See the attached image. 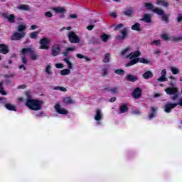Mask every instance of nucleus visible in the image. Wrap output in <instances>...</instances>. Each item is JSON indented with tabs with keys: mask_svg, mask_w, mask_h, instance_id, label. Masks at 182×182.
Listing matches in <instances>:
<instances>
[{
	"mask_svg": "<svg viewBox=\"0 0 182 182\" xmlns=\"http://www.w3.org/2000/svg\"><path fill=\"white\" fill-rule=\"evenodd\" d=\"M52 55L58 56L60 53V46L55 44L51 47Z\"/></svg>",
	"mask_w": 182,
	"mask_h": 182,
	"instance_id": "obj_9",
	"label": "nucleus"
},
{
	"mask_svg": "<svg viewBox=\"0 0 182 182\" xmlns=\"http://www.w3.org/2000/svg\"><path fill=\"white\" fill-rule=\"evenodd\" d=\"M55 68H57V69H63V68H64V65L62 63H57L55 64Z\"/></svg>",
	"mask_w": 182,
	"mask_h": 182,
	"instance_id": "obj_53",
	"label": "nucleus"
},
{
	"mask_svg": "<svg viewBox=\"0 0 182 182\" xmlns=\"http://www.w3.org/2000/svg\"><path fill=\"white\" fill-rule=\"evenodd\" d=\"M120 28H123V24L119 23V24L117 25L114 28V31H117V29H120Z\"/></svg>",
	"mask_w": 182,
	"mask_h": 182,
	"instance_id": "obj_56",
	"label": "nucleus"
},
{
	"mask_svg": "<svg viewBox=\"0 0 182 182\" xmlns=\"http://www.w3.org/2000/svg\"><path fill=\"white\" fill-rule=\"evenodd\" d=\"M151 45H156V46H160V45H161V41H154L151 43Z\"/></svg>",
	"mask_w": 182,
	"mask_h": 182,
	"instance_id": "obj_44",
	"label": "nucleus"
},
{
	"mask_svg": "<svg viewBox=\"0 0 182 182\" xmlns=\"http://www.w3.org/2000/svg\"><path fill=\"white\" fill-rule=\"evenodd\" d=\"M142 76H143L144 79H151V77H153V73H151V71L149 70V71L145 72Z\"/></svg>",
	"mask_w": 182,
	"mask_h": 182,
	"instance_id": "obj_20",
	"label": "nucleus"
},
{
	"mask_svg": "<svg viewBox=\"0 0 182 182\" xmlns=\"http://www.w3.org/2000/svg\"><path fill=\"white\" fill-rule=\"evenodd\" d=\"M120 33H122V36H117L115 37V39L117 41H123L127 38V35H129V31H127V28H124L120 31Z\"/></svg>",
	"mask_w": 182,
	"mask_h": 182,
	"instance_id": "obj_8",
	"label": "nucleus"
},
{
	"mask_svg": "<svg viewBox=\"0 0 182 182\" xmlns=\"http://www.w3.org/2000/svg\"><path fill=\"white\" fill-rule=\"evenodd\" d=\"M158 82H167V77L161 75V77L158 78Z\"/></svg>",
	"mask_w": 182,
	"mask_h": 182,
	"instance_id": "obj_49",
	"label": "nucleus"
},
{
	"mask_svg": "<svg viewBox=\"0 0 182 182\" xmlns=\"http://www.w3.org/2000/svg\"><path fill=\"white\" fill-rule=\"evenodd\" d=\"M171 70L173 75H178L180 73V70H178V68H176L174 67H171Z\"/></svg>",
	"mask_w": 182,
	"mask_h": 182,
	"instance_id": "obj_40",
	"label": "nucleus"
},
{
	"mask_svg": "<svg viewBox=\"0 0 182 182\" xmlns=\"http://www.w3.org/2000/svg\"><path fill=\"white\" fill-rule=\"evenodd\" d=\"M109 38H110V36L106 34V33H103L101 36V39L103 42H107V41L109 40Z\"/></svg>",
	"mask_w": 182,
	"mask_h": 182,
	"instance_id": "obj_34",
	"label": "nucleus"
},
{
	"mask_svg": "<svg viewBox=\"0 0 182 182\" xmlns=\"http://www.w3.org/2000/svg\"><path fill=\"white\" fill-rule=\"evenodd\" d=\"M63 60L68 65V69H72L73 68V65H72V63H70V61H69V58H65L63 59Z\"/></svg>",
	"mask_w": 182,
	"mask_h": 182,
	"instance_id": "obj_39",
	"label": "nucleus"
},
{
	"mask_svg": "<svg viewBox=\"0 0 182 182\" xmlns=\"http://www.w3.org/2000/svg\"><path fill=\"white\" fill-rule=\"evenodd\" d=\"M171 99L173 101L177 100V99H178V93L174 94L173 96L171 97Z\"/></svg>",
	"mask_w": 182,
	"mask_h": 182,
	"instance_id": "obj_52",
	"label": "nucleus"
},
{
	"mask_svg": "<svg viewBox=\"0 0 182 182\" xmlns=\"http://www.w3.org/2000/svg\"><path fill=\"white\" fill-rule=\"evenodd\" d=\"M63 103L65 105H73L75 103V100L72 99L70 97H66L63 100Z\"/></svg>",
	"mask_w": 182,
	"mask_h": 182,
	"instance_id": "obj_17",
	"label": "nucleus"
},
{
	"mask_svg": "<svg viewBox=\"0 0 182 182\" xmlns=\"http://www.w3.org/2000/svg\"><path fill=\"white\" fill-rule=\"evenodd\" d=\"M70 18L71 19H76L77 18V15H76V14L70 15Z\"/></svg>",
	"mask_w": 182,
	"mask_h": 182,
	"instance_id": "obj_61",
	"label": "nucleus"
},
{
	"mask_svg": "<svg viewBox=\"0 0 182 182\" xmlns=\"http://www.w3.org/2000/svg\"><path fill=\"white\" fill-rule=\"evenodd\" d=\"M44 15L46 18H52V16H53V14H52L50 11L46 12Z\"/></svg>",
	"mask_w": 182,
	"mask_h": 182,
	"instance_id": "obj_51",
	"label": "nucleus"
},
{
	"mask_svg": "<svg viewBox=\"0 0 182 182\" xmlns=\"http://www.w3.org/2000/svg\"><path fill=\"white\" fill-rule=\"evenodd\" d=\"M54 90H60L61 92H67V89L63 87H54Z\"/></svg>",
	"mask_w": 182,
	"mask_h": 182,
	"instance_id": "obj_45",
	"label": "nucleus"
},
{
	"mask_svg": "<svg viewBox=\"0 0 182 182\" xmlns=\"http://www.w3.org/2000/svg\"><path fill=\"white\" fill-rule=\"evenodd\" d=\"M173 41H174L175 42H178V41H182V36H180V37H178V38H175L173 39Z\"/></svg>",
	"mask_w": 182,
	"mask_h": 182,
	"instance_id": "obj_62",
	"label": "nucleus"
},
{
	"mask_svg": "<svg viewBox=\"0 0 182 182\" xmlns=\"http://www.w3.org/2000/svg\"><path fill=\"white\" fill-rule=\"evenodd\" d=\"M102 117H103V115L102 114V109H97L95 115V120H96L97 122H99L102 120Z\"/></svg>",
	"mask_w": 182,
	"mask_h": 182,
	"instance_id": "obj_14",
	"label": "nucleus"
},
{
	"mask_svg": "<svg viewBox=\"0 0 182 182\" xmlns=\"http://www.w3.org/2000/svg\"><path fill=\"white\" fill-rule=\"evenodd\" d=\"M93 28H95V25H90V26H87V29L88 31H93Z\"/></svg>",
	"mask_w": 182,
	"mask_h": 182,
	"instance_id": "obj_57",
	"label": "nucleus"
},
{
	"mask_svg": "<svg viewBox=\"0 0 182 182\" xmlns=\"http://www.w3.org/2000/svg\"><path fill=\"white\" fill-rule=\"evenodd\" d=\"M109 15L110 16H112V18H117V15L116 14V12H111Z\"/></svg>",
	"mask_w": 182,
	"mask_h": 182,
	"instance_id": "obj_60",
	"label": "nucleus"
},
{
	"mask_svg": "<svg viewBox=\"0 0 182 182\" xmlns=\"http://www.w3.org/2000/svg\"><path fill=\"white\" fill-rule=\"evenodd\" d=\"M129 110L127 105L124 104L119 107V113H126Z\"/></svg>",
	"mask_w": 182,
	"mask_h": 182,
	"instance_id": "obj_26",
	"label": "nucleus"
},
{
	"mask_svg": "<svg viewBox=\"0 0 182 182\" xmlns=\"http://www.w3.org/2000/svg\"><path fill=\"white\" fill-rule=\"evenodd\" d=\"M5 107L7 108L8 110L16 112V107H15V105L11 104V103L6 104Z\"/></svg>",
	"mask_w": 182,
	"mask_h": 182,
	"instance_id": "obj_25",
	"label": "nucleus"
},
{
	"mask_svg": "<svg viewBox=\"0 0 182 182\" xmlns=\"http://www.w3.org/2000/svg\"><path fill=\"white\" fill-rule=\"evenodd\" d=\"M38 33L39 31H34L30 34V38H31V39H36V38H38Z\"/></svg>",
	"mask_w": 182,
	"mask_h": 182,
	"instance_id": "obj_42",
	"label": "nucleus"
},
{
	"mask_svg": "<svg viewBox=\"0 0 182 182\" xmlns=\"http://www.w3.org/2000/svg\"><path fill=\"white\" fill-rule=\"evenodd\" d=\"M55 109L57 113H59L60 114H68V110L60 107V105L59 104L55 105Z\"/></svg>",
	"mask_w": 182,
	"mask_h": 182,
	"instance_id": "obj_12",
	"label": "nucleus"
},
{
	"mask_svg": "<svg viewBox=\"0 0 182 182\" xmlns=\"http://www.w3.org/2000/svg\"><path fill=\"white\" fill-rule=\"evenodd\" d=\"M21 62L23 65H26L28 63V58H26V56L23 54H21Z\"/></svg>",
	"mask_w": 182,
	"mask_h": 182,
	"instance_id": "obj_41",
	"label": "nucleus"
},
{
	"mask_svg": "<svg viewBox=\"0 0 182 182\" xmlns=\"http://www.w3.org/2000/svg\"><path fill=\"white\" fill-rule=\"evenodd\" d=\"M165 92L167 95L173 96V95H177V93H178V88L174 87H168L165 90Z\"/></svg>",
	"mask_w": 182,
	"mask_h": 182,
	"instance_id": "obj_10",
	"label": "nucleus"
},
{
	"mask_svg": "<svg viewBox=\"0 0 182 182\" xmlns=\"http://www.w3.org/2000/svg\"><path fill=\"white\" fill-rule=\"evenodd\" d=\"M50 43V40L48 38H43L40 41V44L41 45L40 46V49H44L45 50H48L49 49V45Z\"/></svg>",
	"mask_w": 182,
	"mask_h": 182,
	"instance_id": "obj_6",
	"label": "nucleus"
},
{
	"mask_svg": "<svg viewBox=\"0 0 182 182\" xmlns=\"http://www.w3.org/2000/svg\"><path fill=\"white\" fill-rule=\"evenodd\" d=\"M124 15H125L126 16H132V15H133V9H128L125 11H123Z\"/></svg>",
	"mask_w": 182,
	"mask_h": 182,
	"instance_id": "obj_32",
	"label": "nucleus"
},
{
	"mask_svg": "<svg viewBox=\"0 0 182 182\" xmlns=\"http://www.w3.org/2000/svg\"><path fill=\"white\" fill-rule=\"evenodd\" d=\"M26 36V32H15L11 36V41H21V39H23Z\"/></svg>",
	"mask_w": 182,
	"mask_h": 182,
	"instance_id": "obj_5",
	"label": "nucleus"
},
{
	"mask_svg": "<svg viewBox=\"0 0 182 182\" xmlns=\"http://www.w3.org/2000/svg\"><path fill=\"white\" fill-rule=\"evenodd\" d=\"M177 106H182V99H180L178 103H166L164 107V112H166V113H171V110L176 109Z\"/></svg>",
	"mask_w": 182,
	"mask_h": 182,
	"instance_id": "obj_2",
	"label": "nucleus"
},
{
	"mask_svg": "<svg viewBox=\"0 0 182 182\" xmlns=\"http://www.w3.org/2000/svg\"><path fill=\"white\" fill-rule=\"evenodd\" d=\"M67 51L68 52H74V50H76V47H70V48H66Z\"/></svg>",
	"mask_w": 182,
	"mask_h": 182,
	"instance_id": "obj_54",
	"label": "nucleus"
},
{
	"mask_svg": "<svg viewBox=\"0 0 182 182\" xmlns=\"http://www.w3.org/2000/svg\"><path fill=\"white\" fill-rule=\"evenodd\" d=\"M131 29H132V31H137V32H140L141 31V28H140V23H136L135 24H134Z\"/></svg>",
	"mask_w": 182,
	"mask_h": 182,
	"instance_id": "obj_28",
	"label": "nucleus"
},
{
	"mask_svg": "<svg viewBox=\"0 0 182 182\" xmlns=\"http://www.w3.org/2000/svg\"><path fill=\"white\" fill-rule=\"evenodd\" d=\"M26 96L28 97L26 103L27 107H29L31 110H41L42 109V105H43L42 101L31 99L29 92H26Z\"/></svg>",
	"mask_w": 182,
	"mask_h": 182,
	"instance_id": "obj_1",
	"label": "nucleus"
},
{
	"mask_svg": "<svg viewBox=\"0 0 182 182\" xmlns=\"http://www.w3.org/2000/svg\"><path fill=\"white\" fill-rule=\"evenodd\" d=\"M151 110L152 113L149 114V119H153L154 117V113L157 111V108H155L154 107H151Z\"/></svg>",
	"mask_w": 182,
	"mask_h": 182,
	"instance_id": "obj_37",
	"label": "nucleus"
},
{
	"mask_svg": "<svg viewBox=\"0 0 182 182\" xmlns=\"http://www.w3.org/2000/svg\"><path fill=\"white\" fill-rule=\"evenodd\" d=\"M0 93L3 96H6V92L4 89V81L0 82Z\"/></svg>",
	"mask_w": 182,
	"mask_h": 182,
	"instance_id": "obj_29",
	"label": "nucleus"
},
{
	"mask_svg": "<svg viewBox=\"0 0 182 182\" xmlns=\"http://www.w3.org/2000/svg\"><path fill=\"white\" fill-rule=\"evenodd\" d=\"M31 59L32 60H36L38 58V54L35 52V50L30 54Z\"/></svg>",
	"mask_w": 182,
	"mask_h": 182,
	"instance_id": "obj_30",
	"label": "nucleus"
},
{
	"mask_svg": "<svg viewBox=\"0 0 182 182\" xmlns=\"http://www.w3.org/2000/svg\"><path fill=\"white\" fill-rule=\"evenodd\" d=\"M140 21L146 23H150L151 22V16L150 14H144V18H141Z\"/></svg>",
	"mask_w": 182,
	"mask_h": 182,
	"instance_id": "obj_15",
	"label": "nucleus"
},
{
	"mask_svg": "<svg viewBox=\"0 0 182 182\" xmlns=\"http://www.w3.org/2000/svg\"><path fill=\"white\" fill-rule=\"evenodd\" d=\"M138 62H140L141 63H144L145 65H148V63H150V61L146 58H134L129 63H127L126 66H133V65H136V63H137Z\"/></svg>",
	"mask_w": 182,
	"mask_h": 182,
	"instance_id": "obj_3",
	"label": "nucleus"
},
{
	"mask_svg": "<svg viewBox=\"0 0 182 182\" xmlns=\"http://www.w3.org/2000/svg\"><path fill=\"white\" fill-rule=\"evenodd\" d=\"M68 39L70 43H80V38L76 35L75 32H70L68 33Z\"/></svg>",
	"mask_w": 182,
	"mask_h": 182,
	"instance_id": "obj_4",
	"label": "nucleus"
},
{
	"mask_svg": "<svg viewBox=\"0 0 182 182\" xmlns=\"http://www.w3.org/2000/svg\"><path fill=\"white\" fill-rule=\"evenodd\" d=\"M18 89H26V85H22L18 87Z\"/></svg>",
	"mask_w": 182,
	"mask_h": 182,
	"instance_id": "obj_63",
	"label": "nucleus"
},
{
	"mask_svg": "<svg viewBox=\"0 0 182 182\" xmlns=\"http://www.w3.org/2000/svg\"><path fill=\"white\" fill-rule=\"evenodd\" d=\"M167 74V72L166 71V69L162 70L161 75V76L166 77V75Z\"/></svg>",
	"mask_w": 182,
	"mask_h": 182,
	"instance_id": "obj_59",
	"label": "nucleus"
},
{
	"mask_svg": "<svg viewBox=\"0 0 182 182\" xmlns=\"http://www.w3.org/2000/svg\"><path fill=\"white\" fill-rule=\"evenodd\" d=\"M156 5H162V6H165V8H167L169 4L168 1H167V0H158L156 1Z\"/></svg>",
	"mask_w": 182,
	"mask_h": 182,
	"instance_id": "obj_19",
	"label": "nucleus"
},
{
	"mask_svg": "<svg viewBox=\"0 0 182 182\" xmlns=\"http://www.w3.org/2000/svg\"><path fill=\"white\" fill-rule=\"evenodd\" d=\"M20 11H31V7L28 5L22 4L17 7Z\"/></svg>",
	"mask_w": 182,
	"mask_h": 182,
	"instance_id": "obj_27",
	"label": "nucleus"
},
{
	"mask_svg": "<svg viewBox=\"0 0 182 182\" xmlns=\"http://www.w3.org/2000/svg\"><path fill=\"white\" fill-rule=\"evenodd\" d=\"M127 80H128V82H136V80H139V78L137 77V76L132 75V74H129L128 75H127L126 77Z\"/></svg>",
	"mask_w": 182,
	"mask_h": 182,
	"instance_id": "obj_16",
	"label": "nucleus"
},
{
	"mask_svg": "<svg viewBox=\"0 0 182 182\" xmlns=\"http://www.w3.org/2000/svg\"><path fill=\"white\" fill-rule=\"evenodd\" d=\"M18 69H23V70H26V68L25 66V64L20 65L18 66Z\"/></svg>",
	"mask_w": 182,
	"mask_h": 182,
	"instance_id": "obj_58",
	"label": "nucleus"
},
{
	"mask_svg": "<svg viewBox=\"0 0 182 182\" xmlns=\"http://www.w3.org/2000/svg\"><path fill=\"white\" fill-rule=\"evenodd\" d=\"M132 97L134 99H140L141 97V89L136 87L132 92Z\"/></svg>",
	"mask_w": 182,
	"mask_h": 182,
	"instance_id": "obj_11",
	"label": "nucleus"
},
{
	"mask_svg": "<svg viewBox=\"0 0 182 182\" xmlns=\"http://www.w3.org/2000/svg\"><path fill=\"white\" fill-rule=\"evenodd\" d=\"M141 55V53H140V51H135L134 53L132 52L130 59H134V58H138V56H140Z\"/></svg>",
	"mask_w": 182,
	"mask_h": 182,
	"instance_id": "obj_36",
	"label": "nucleus"
},
{
	"mask_svg": "<svg viewBox=\"0 0 182 182\" xmlns=\"http://www.w3.org/2000/svg\"><path fill=\"white\" fill-rule=\"evenodd\" d=\"M53 11L56 12V14H65V12H66L65 7H55L53 9Z\"/></svg>",
	"mask_w": 182,
	"mask_h": 182,
	"instance_id": "obj_18",
	"label": "nucleus"
},
{
	"mask_svg": "<svg viewBox=\"0 0 182 182\" xmlns=\"http://www.w3.org/2000/svg\"><path fill=\"white\" fill-rule=\"evenodd\" d=\"M4 18H6V19H8L9 22H10L11 23H15V15L10 14L9 16H4Z\"/></svg>",
	"mask_w": 182,
	"mask_h": 182,
	"instance_id": "obj_21",
	"label": "nucleus"
},
{
	"mask_svg": "<svg viewBox=\"0 0 182 182\" xmlns=\"http://www.w3.org/2000/svg\"><path fill=\"white\" fill-rule=\"evenodd\" d=\"M26 24L22 23L18 26L17 31L18 32H25V31H26Z\"/></svg>",
	"mask_w": 182,
	"mask_h": 182,
	"instance_id": "obj_22",
	"label": "nucleus"
},
{
	"mask_svg": "<svg viewBox=\"0 0 182 182\" xmlns=\"http://www.w3.org/2000/svg\"><path fill=\"white\" fill-rule=\"evenodd\" d=\"M121 55L122 56H124L126 59H130L132 55H133V50H132V48L127 47L121 52Z\"/></svg>",
	"mask_w": 182,
	"mask_h": 182,
	"instance_id": "obj_7",
	"label": "nucleus"
},
{
	"mask_svg": "<svg viewBox=\"0 0 182 182\" xmlns=\"http://www.w3.org/2000/svg\"><path fill=\"white\" fill-rule=\"evenodd\" d=\"M33 50H35V49L32 48H23L21 50V55H25V53H30L31 55V53L33 52Z\"/></svg>",
	"mask_w": 182,
	"mask_h": 182,
	"instance_id": "obj_23",
	"label": "nucleus"
},
{
	"mask_svg": "<svg viewBox=\"0 0 182 182\" xmlns=\"http://www.w3.org/2000/svg\"><path fill=\"white\" fill-rule=\"evenodd\" d=\"M103 73H102V76H107V73L109 72V70L107 68H103Z\"/></svg>",
	"mask_w": 182,
	"mask_h": 182,
	"instance_id": "obj_55",
	"label": "nucleus"
},
{
	"mask_svg": "<svg viewBox=\"0 0 182 182\" xmlns=\"http://www.w3.org/2000/svg\"><path fill=\"white\" fill-rule=\"evenodd\" d=\"M114 73H117V75H124V70L118 69L114 71Z\"/></svg>",
	"mask_w": 182,
	"mask_h": 182,
	"instance_id": "obj_48",
	"label": "nucleus"
},
{
	"mask_svg": "<svg viewBox=\"0 0 182 182\" xmlns=\"http://www.w3.org/2000/svg\"><path fill=\"white\" fill-rule=\"evenodd\" d=\"M60 74L62 75V76H66V75H70V70L64 69L61 70Z\"/></svg>",
	"mask_w": 182,
	"mask_h": 182,
	"instance_id": "obj_38",
	"label": "nucleus"
},
{
	"mask_svg": "<svg viewBox=\"0 0 182 182\" xmlns=\"http://www.w3.org/2000/svg\"><path fill=\"white\" fill-rule=\"evenodd\" d=\"M0 53H3V55L9 53V47L5 44H0Z\"/></svg>",
	"mask_w": 182,
	"mask_h": 182,
	"instance_id": "obj_13",
	"label": "nucleus"
},
{
	"mask_svg": "<svg viewBox=\"0 0 182 182\" xmlns=\"http://www.w3.org/2000/svg\"><path fill=\"white\" fill-rule=\"evenodd\" d=\"M76 56H77V58H78V59H85V60H87V62H90V58H89L87 56H85L82 54L77 53L76 55Z\"/></svg>",
	"mask_w": 182,
	"mask_h": 182,
	"instance_id": "obj_31",
	"label": "nucleus"
},
{
	"mask_svg": "<svg viewBox=\"0 0 182 182\" xmlns=\"http://www.w3.org/2000/svg\"><path fill=\"white\" fill-rule=\"evenodd\" d=\"M109 60H110V55L109 53H106L105 55V58L102 62H104V63H109Z\"/></svg>",
	"mask_w": 182,
	"mask_h": 182,
	"instance_id": "obj_35",
	"label": "nucleus"
},
{
	"mask_svg": "<svg viewBox=\"0 0 182 182\" xmlns=\"http://www.w3.org/2000/svg\"><path fill=\"white\" fill-rule=\"evenodd\" d=\"M161 38L164 39V41H170V38L167 34H163Z\"/></svg>",
	"mask_w": 182,
	"mask_h": 182,
	"instance_id": "obj_50",
	"label": "nucleus"
},
{
	"mask_svg": "<svg viewBox=\"0 0 182 182\" xmlns=\"http://www.w3.org/2000/svg\"><path fill=\"white\" fill-rule=\"evenodd\" d=\"M144 6L146 7V9L150 10L154 8V6L151 3H144Z\"/></svg>",
	"mask_w": 182,
	"mask_h": 182,
	"instance_id": "obj_43",
	"label": "nucleus"
},
{
	"mask_svg": "<svg viewBox=\"0 0 182 182\" xmlns=\"http://www.w3.org/2000/svg\"><path fill=\"white\" fill-rule=\"evenodd\" d=\"M168 16H169L168 14H166V13H164V14L161 15L162 21L166 22V23H168Z\"/></svg>",
	"mask_w": 182,
	"mask_h": 182,
	"instance_id": "obj_33",
	"label": "nucleus"
},
{
	"mask_svg": "<svg viewBox=\"0 0 182 182\" xmlns=\"http://www.w3.org/2000/svg\"><path fill=\"white\" fill-rule=\"evenodd\" d=\"M152 12H154V14H157V15H159L161 16L164 14V10L159 8H155L152 9Z\"/></svg>",
	"mask_w": 182,
	"mask_h": 182,
	"instance_id": "obj_24",
	"label": "nucleus"
},
{
	"mask_svg": "<svg viewBox=\"0 0 182 182\" xmlns=\"http://www.w3.org/2000/svg\"><path fill=\"white\" fill-rule=\"evenodd\" d=\"M51 68L52 67L50 66V65H48L46 68V73H48V75H52V72L50 71Z\"/></svg>",
	"mask_w": 182,
	"mask_h": 182,
	"instance_id": "obj_46",
	"label": "nucleus"
},
{
	"mask_svg": "<svg viewBox=\"0 0 182 182\" xmlns=\"http://www.w3.org/2000/svg\"><path fill=\"white\" fill-rule=\"evenodd\" d=\"M177 21H178V23H180V22L182 21V16H178L177 17Z\"/></svg>",
	"mask_w": 182,
	"mask_h": 182,
	"instance_id": "obj_64",
	"label": "nucleus"
},
{
	"mask_svg": "<svg viewBox=\"0 0 182 182\" xmlns=\"http://www.w3.org/2000/svg\"><path fill=\"white\" fill-rule=\"evenodd\" d=\"M105 90H108L111 92L112 93H117V88L113 87L112 89L105 88Z\"/></svg>",
	"mask_w": 182,
	"mask_h": 182,
	"instance_id": "obj_47",
	"label": "nucleus"
}]
</instances>
